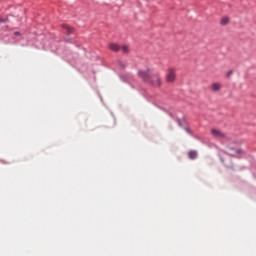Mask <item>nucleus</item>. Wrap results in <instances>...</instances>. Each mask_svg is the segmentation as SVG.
Masks as SVG:
<instances>
[{
    "label": "nucleus",
    "instance_id": "nucleus-3",
    "mask_svg": "<svg viewBox=\"0 0 256 256\" xmlns=\"http://www.w3.org/2000/svg\"><path fill=\"white\" fill-rule=\"evenodd\" d=\"M177 79V71L174 68H169L166 74L167 83H175Z\"/></svg>",
    "mask_w": 256,
    "mask_h": 256
},
{
    "label": "nucleus",
    "instance_id": "nucleus-9",
    "mask_svg": "<svg viewBox=\"0 0 256 256\" xmlns=\"http://www.w3.org/2000/svg\"><path fill=\"white\" fill-rule=\"evenodd\" d=\"M120 51H122L123 53H129V46L127 45L120 46Z\"/></svg>",
    "mask_w": 256,
    "mask_h": 256
},
{
    "label": "nucleus",
    "instance_id": "nucleus-12",
    "mask_svg": "<svg viewBox=\"0 0 256 256\" xmlns=\"http://www.w3.org/2000/svg\"><path fill=\"white\" fill-rule=\"evenodd\" d=\"M230 75H233V71H232V70H230V71H228V72L226 73V77H229Z\"/></svg>",
    "mask_w": 256,
    "mask_h": 256
},
{
    "label": "nucleus",
    "instance_id": "nucleus-13",
    "mask_svg": "<svg viewBox=\"0 0 256 256\" xmlns=\"http://www.w3.org/2000/svg\"><path fill=\"white\" fill-rule=\"evenodd\" d=\"M6 21H7V19L0 17V23H5Z\"/></svg>",
    "mask_w": 256,
    "mask_h": 256
},
{
    "label": "nucleus",
    "instance_id": "nucleus-8",
    "mask_svg": "<svg viewBox=\"0 0 256 256\" xmlns=\"http://www.w3.org/2000/svg\"><path fill=\"white\" fill-rule=\"evenodd\" d=\"M62 28L65 29L68 33H71V31H73V28L67 24H63Z\"/></svg>",
    "mask_w": 256,
    "mask_h": 256
},
{
    "label": "nucleus",
    "instance_id": "nucleus-15",
    "mask_svg": "<svg viewBox=\"0 0 256 256\" xmlns=\"http://www.w3.org/2000/svg\"><path fill=\"white\" fill-rule=\"evenodd\" d=\"M16 35H19V32H16Z\"/></svg>",
    "mask_w": 256,
    "mask_h": 256
},
{
    "label": "nucleus",
    "instance_id": "nucleus-11",
    "mask_svg": "<svg viewBox=\"0 0 256 256\" xmlns=\"http://www.w3.org/2000/svg\"><path fill=\"white\" fill-rule=\"evenodd\" d=\"M230 151H232V152H229L228 153V155H231L232 157H234V155L236 154V153H241V150H230Z\"/></svg>",
    "mask_w": 256,
    "mask_h": 256
},
{
    "label": "nucleus",
    "instance_id": "nucleus-5",
    "mask_svg": "<svg viewBox=\"0 0 256 256\" xmlns=\"http://www.w3.org/2000/svg\"><path fill=\"white\" fill-rule=\"evenodd\" d=\"M221 87H223V85H221V83H219V82L212 83L211 91H213L214 93H217V92L221 91Z\"/></svg>",
    "mask_w": 256,
    "mask_h": 256
},
{
    "label": "nucleus",
    "instance_id": "nucleus-7",
    "mask_svg": "<svg viewBox=\"0 0 256 256\" xmlns=\"http://www.w3.org/2000/svg\"><path fill=\"white\" fill-rule=\"evenodd\" d=\"M197 157H199V154L197 153V151L195 150H190L188 152V158L191 159L192 161L197 159Z\"/></svg>",
    "mask_w": 256,
    "mask_h": 256
},
{
    "label": "nucleus",
    "instance_id": "nucleus-4",
    "mask_svg": "<svg viewBox=\"0 0 256 256\" xmlns=\"http://www.w3.org/2000/svg\"><path fill=\"white\" fill-rule=\"evenodd\" d=\"M211 135H213L216 139H227V135L225 133L215 128L211 129Z\"/></svg>",
    "mask_w": 256,
    "mask_h": 256
},
{
    "label": "nucleus",
    "instance_id": "nucleus-10",
    "mask_svg": "<svg viewBox=\"0 0 256 256\" xmlns=\"http://www.w3.org/2000/svg\"><path fill=\"white\" fill-rule=\"evenodd\" d=\"M227 23H229V18L227 17L222 18L221 25H227Z\"/></svg>",
    "mask_w": 256,
    "mask_h": 256
},
{
    "label": "nucleus",
    "instance_id": "nucleus-1",
    "mask_svg": "<svg viewBox=\"0 0 256 256\" xmlns=\"http://www.w3.org/2000/svg\"><path fill=\"white\" fill-rule=\"evenodd\" d=\"M153 75V70L151 68H145L138 71V76L142 81H145V83H149L151 81V76Z\"/></svg>",
    "mask_w": 256,
    "mask_h": 256
},
{
    "label": "nucleus",
    "instance_id": "nucleus-6",
    "mask_svg": "<svg viewBox=\"0 0 256 256\" xmlns=\"http://www.w3.org/2000/svg\"><path fill=\"white\" fill-rule=\"evenodd\" d=\"M109 50L114 51L115 53H117L118 51H121V46L117 43H111L109 45Z\"/></svg>",
    "mask_w": 256,
    "mask_h": 256
},
{
    "label": "nucleus",
    "instance_id": "nucleus-14",
    "mask_svg": "<svg viewBox=\"0 0 256 256\" xmlns=\"http://www.w3.org/2000/svg\"><path fill=\"white\" fill-rule=\"evenodd\" d=\"M186 131H187V133H190V130H189V128H186Z\"/></svg>",
    "mask_w": 256,
    "mask_h": 256
},
{
    "label": "nucleus",
    "instance_id": "nucleus-2",
    "mask_svg": "<svg viewBox=\"0 0 256 256\" xmlns=\"http://www.w3.org/2000/svg\"><path fill=\"white\" fill-rule=\"evenodd\" d=\"M148 84L152 85V87H161V74H159V72H153L150 80L148 81Z\"/></svg>",
    "mask_w": 256,
    "mask_h": 256
}]
</instances>
